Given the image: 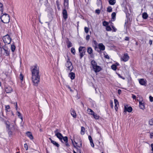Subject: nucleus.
<instances>
[{
	"mask_svg": "<svg viewBox=\"0 0 153 153\" xmlns=\"http://www.w3.org/2000/svg\"><path fill=\"white\" fill-rule=\"evenodd\" d=\"M118 76H119V77L122 78L123 79H125V78L124 77H123L120 74H119Z\"/></svg>",
	"mask_w": 153,
	"mask_h": 153,
	"instance_id": "bf43d9fd",
	"label": "nucleus"
},
{
	"mask_svg": "<svg viewBox=\"0 0 153 153\" xmlns=\"http://www.w3.org/2000/svg\"><path fill=\"white\" fill-rule=\"evenodd\" d=\"M3 40L4 42L6 44H9L11 41V38L10 36L7 35L4 36Z\"/></svg>",
	"mask_w": 153,
	"mask_h": 153,
	"instance_id": "6e6552de",
	"label": "nucleus"
},
{
	"mask_svg": "<svg viewBox=\"0 0 153 153\" xmlns=\"http://www.w3.org/2000/svg\"><path fill=\"white\" fill-rule=\"evenodd\" d=\"M72 143L74 145V147L76 149L77 152V153H81V150L80 149V148L82 146V141L80 140L79 142V145H77V143L76 142L74 141L75 144L76 145V146L78 147H77L75 145H74L73 142L72 140Z\"/></svg>",
	"mask_w": 153,
	"mask_h": 153,
	"instance_id": "423d86ee",
	"label": "nucleus"
},
{
	"mask_svg": "<svg viewBox=\"0 0 153 153\" xmlns=\"http://www.w3.org/2000/svg\"><path fill=\"white\" fill-rule=\"evenodd\" d=\"M105 58L107 59H109V57L108 55H105Z\"/></svg>",
	"mask_w": 153,
	"mask_h": 153,
	"instance_id": "13d9d810",
	"label": "nucleus"
},
{
	"mask_svg": "<svg viewBox=\"0 0 153 153\" xmlns=\"http://www.w3.org/2000/svg\"><path fill=\"white\" fill-rule=\"evenodd\" d=\"M2 48L4 51L5 53L4 54L6 56H8L9 55L10 53L9 51L8 50V49L5 46L3 47Z\"/></svg>",
	"mask_w": 153,
	"mask_h": 153,
	"instance_id": "9d476101",
	"label": "nucleus"
},
{
	"mask_svg": "<svg viewBox=\"0 0 153 153\" xmlns=\"http://www.w3.org/2000/svg\"><path fill=\"white\" fill-rule=\"evenodd\" d=\"M87 51L89 54H91L92 53L93 50L91 47H88L87 49Z\"/></svg>",
	"mask_w": 153,
	"mask_h": 153,
	"instance_id": "412c9836",
	"label": "nucleus"
},
{
	"mask_svg": "<svg viewBox=\"0 0 153 153\" xmlns=\"http://www.w3.org/2000/svg\"><path fill=\"white\" fill-rule=\"evenodd\" d=\"M5 91L7 93H10L13 91V89L10 86H7L5 88Z\"/></svg>",
	"mask_w": 153,
	"mask_h": 153,
	"instance_id": "9b49d317",
	"label": "nucleus"
},
{
	"mask_svg": "<svg viewBox=\"0 0 153 153\" xmlns=\"http://www.w3.org/2000/svg\"><path fill=\"white\" fill-rule=\"evenodd\" d=\"M149 44L150 45H151L152 44V40H150L149 41Z\"/></svg>",
	"mask_w": 153,
	"mask_h": 153,
	"instance_id": "0e129e2a",
	"label": "nucleus"
},
{
	"mask_svg": "<svg viewBox=\"0 0 153 153\" xmlns=\"http://www.w3.org/2000/svg\"><path fill=\"white\" fill-rule=\"evenodd\" d=\"M67 46L69 48L71 46H72V43L69 41H68L67 42Z\"/></svg>",
	"mask_w": 153,
	"mask_h": 153,
	"instance_id": "7c9ffc66",
	"label": "nucleus"
},
{
	"mask_svg": "<svg viewBox=\"0 0 153 153\" xmlns=\"http://www.w3.org/2000/svg\"><path fill=\"white\" fill-rule=\"evenodd\" d=\"M71 51L73 54H75V50L74 48H72L71 49Z\"/></svg>",
	"mask_w": 153,
	"mask_h": 153,
	"instance_id": "e433bc0d",
	"label": "nucleus"
},
{
	"mask_svg": "<svg viewBox=\"0 0 153 153\" xmlns=\"http://www.w3.org/2000/svg\"><path fill=\"white\" fill-rule=\"evenodd\" d=\"M68 76L71 78V79H73L75 77V74L73 72H71L69 73Z\"/></svg>",
	"mask_w": 153,
	"mask_h": 153,
	"instance_id": "f3484780",
	"label": "nucleus"
},
{
	"mask_svg": "<svg viewBox=\"0 0 153 153\" xmlns=\"http://www.w3.org/2000/svg\"><path fill=\"white\" fill-rule=\"evenodd\" d=\"M1 21L4 23H8L10 21L9 16L7 14L4 13L1 16Z\"/></svg>",
	"mask_w": 153,
	"mask_h": 153,
	"instance_id": "20e7f679",
	"label": "nucleus"
},
{
	"mask_svg": "<svg viewBox=\"0 0 153 153\" xmlns=\"http://www.w3.org/2000/svg\"><path fill=\"white\" fill-rule=\"evenodd\" d=\"M88 139H89L90 142H91V141H93L92 138L91 136H88Z\"/></svg>",
	"mask_w": 153,
	"mask_h": 153,
	"instance_id": "3c124183",
	"label": "nucleus"
},
{
	"mask_svg": "<svg viewBox=\"0 0 153 153\" xmlns=\"http://www.w3.org/2000/svg\"><path fill=\"white\" fill-rule=\"evenodd\" d=\"M142 17L144 19H146L148 17V15L146 13H144L143 14Z\"/></svg>",
	"mask_w": 153,
	"mask_h": 153,
	"instance_id": "a878e982",
	"label": "nucleus"
},
{
	"mask_svg": "<svg viewBox=\"0 0 153 153\" xmlns=\"http://www.w3.org/2000/svg\"><path fill=\"white\" fill-rule=\"evenodd\" d=\"M71 114L74 118H76V114L75 111L74 110L71 112Z\"/></svg>",
	"mask_w": 153,
	"mask_h": 153,
	"instance_id": "aec40b11",
	"label": "nucleus"
},
{
	"mask_svg": "<svg viewBox=\"0 0 153 153\" xmlns=\"http://www.w3.org/2000/svg\"><path fill=\"white\" fill-rule=\"evenodd\" d=\"M79 51L80 53V59H81L85 55L86 48L84 47L80 46L79 48Z\"/></svg>",
	"mask_w": 153,
	"mask_h": 153,
	"instance_id": "0eeeda50",
	"label": "nucleus"
},
{
	"mask_svg": "<svg viewBox=\"0 0 153 153\" xmlns=\"http://www.w3.org/2000/svg\"><path fill=\"white\" fill-rule=\"evenodd\" d=\"M153 137V133H151L150 134V138H152Z\"/></svg>",
	"mask_w": 153,
	"mask_h": 153,
	"instance_id": "5fc2aeb1",
	"label": "nucleus"
},
{
	"mask_svg": "<svg viewBox=\"0 0 153 153\" xmlns=\"http://www.w3.org/2000/svg\"><path fill=\"white\" fill-rule=\"evenodd\" d=\"M116 13L115 12H113L111 14L112 19H114L115 18Z\"/></svg>",
	"mask_w": 153,
	"mask_h": 153,
	"instance_id": "c756f323",
	"label": "nucleus"
},
{
	"mask_svg": "<svg viewBox=\"0 0 153 153\" xmlns=\"http://www.w3.org/2000/svg\"><path fill=\"white\" fill-rule=\"evenodd\" d=\"M100 12V10L99 9L96 10H95V13L97 14H99Z\"/></svg>",
	"mask_w": 153,
	"mask_h": 153,
	"instance_id": "37998d69",
	"label": "nucleus"
},
{
	"mask_svg": "<svg viewBox=\"0 0 153 153\" xmlns=\"http://www.w3.org/2000/svg\"><path fill=\"white\" fill-rule=\"evenodd\" d=\"M62 139L65 142H68V139L67 137H63Z\"/></svg>",
	"mask_w": 153,
	"mask_h": 153,
	"instance_id": "4c0bfd02",
	"label": "nucleus"
},
{
	"mask_svg": "<svg viewBox=\"0 0 153 153\" xmlns=\"http://www.w3.org/2000/svg\"><path fill=\"white\" fill-rule=\"evenodd\" d=\"M0 11L3 12V5L2 3H0ZM1 14H3V13H2Z\"/></svg>",
	"mask_w": 153,
	"mask_h": 153,
	"instance_id": "cd10ccee",
	"label": "nucleus"
},
{
	"mask_svg": "<svg viewBox=\"0 0 153 153\" xmlns=\"http://www.w3.org/2000/svg\"><path fill=\"white\" fill-rule=\"evenodd\" d=\"M139 106L140 108L142 109H144L145 108V106L144 104L142 103L141 102H139Z\"/></svg>",
	"mask_w": 153,
	"mask_h": 153,
	"instance_id": "5701e85b",
	"label": "nucleus"
},
{
	"mask_svg": "<svg viewBox=\"0 0 153 153\" xmlns=\"http://www.w3.org/2000/svg\"><path fill=\"white\" fill-rule=\"evenodd\" d=\"M56 4L57 6V8L59 10H60V7L59 6V4L58 1L57 0L56 2Z\"/></svg>",
	"mask_w": 153,
	"mask_h": 153,
	"instance_id": "2f4dec72",
	"label": "nucleus"
},
{
	"mask_svg": "<svg viewBox=\"0 0 153 153\" xmlns=\"http://www.w3.org/2000/svg\"><path fill=\"white\" fill-rule=\"evenodd\" d=\"M68 142H65V145H66L67 146H69V144L68 143Z\"/></svg>",
	"mask_w": 153,
	"mask_h": 153,
	"instance_id": "338daca9",
	"label": "nucleus"
},
{
	"mask_svg": "<svg viewBox=\"0 0 153 153\" xmlns=\"http://www.w3.org/2000/svg\"><path fill=\"white\" fill-rule=\"evenodd\" d=\"M108 25V23L107 22L104 21L103 22V25L104 26H106Z\"/></svg>",
	"mask_w": 153,
	"mask_h": 153,
	"instance_id": "79ce46f5",
	"label": "nucleus"
},
{
	"mask_svg": "<svg viewBox=\"0 0 153 153\" xmlns=\"http://www.w3.org/2000/svg\"><path fill=\"white\" fill-rule=\"evenodd\" d=\"M89 30V29L88 27H85L84 28V30H85V32L87 33L88 32Z\"/></svg>",
	"mask_w": 153,
	"mask_h": 153,
	"instance_id": "ea45409f",
	"label": "nucleus"
},
{
	"mask_svg": "<svg viewBox=\"0 0 153 153\" xmlns=\"http://www.w3.org/2000/svg\"><path fill=\"white\" fill-rule=\"evenodd\" d=\"M110 105L111 107V108H113V102L112 101H111V102H110Z\"/></svg>",
	"mask_w": 153,
	"mask_h": 153,
	"instance_id": "603ef678",
	"label": "nucleus"
},
{
	"mask_svg": "<svg viewBox=\"0 0 153 153\" xmlns=\"http://www.w3.org/2000/svg\"><path fill=\"white\" fill-rule=\"evenodd\" d=\"M121 59L124 61L126 62L128 60L129 57L127 53H125L124 54V56L122 57Z\"/></svg>",
	"mask_w": 153,
	"mask_h": 153,
	"instance_id": "1a4fd4ad",
	"label": "nucleus"
},
{
	"mask_svg": "<svg viewBox=\"0 0 153 153\" xmlns=\"http://www.w3.org/2000/svg\"><path fill=\"white\" fill-rule=\"evenodd\" d=\"M52 143L53 145H55L57 147H59V144L54 140L53 141Z\"/></svg>",
	"mask_w": 153,
	"mask_h": 153,
	"instance_id": "473e14b6",
	"label": "nucleus"
},
{
	"mask_svg": "<svg viewBox=\"0 0 153 153\" xmlns=\"http://www.w3.org/2000/svg\"><path fill=\"white\" fill-rule=\"evenodd\" d=\"M17 115H18V116L19 117H21V119H22V117H21V114H20V113L19 112H18V111L17 112Z\"/></svg>",
	"mask_w": 153,
	"mask_h": 153,
	"instance_id": "09e8293b",
	"label": "nucleus"
},
{
	"mask_svg": "<svg viewBox=\"0 0 153 153\" xmlns=\"http://www.w3.org/2000/svg\"><path fill=\"white\" fill-rule=\"evenodd\" d=\"M24 146L25 148V149L26 150H28V146L27 144L26 143L24 145Z\"/></svg>",
	"mask_w": 153,
	"mask_h": 153,
	"instance_id": "c03bdc74",
	"label": "nucleus"
},
{
	"mask_svg": "<svg viewBox=\"0 0 153 153\" xmlns=\"http://www.w3.org/2000/svg\"><path fill=\"white\" fill-rule=\"evenodd\" d=\"M59 130L58 129H56V130L54 131L55 134H58V133H59Z\"/></svg>",
	"mask_w": 153,
	"mask_h": 153,
	"instance_id": "de8ad7c7",
	"label": "nucleus"
},
{
	"mask_svg": "<svg viewBox=\"0 0 153 153\" xmlns=\"http://www.w3.org/2000/svg\"><path fill=\"white\" fill-rule=\"evenodd\" d=\"M151 146L152 148V150L153 152V143H152L151 145Z\"/></svg>",
	"mask_w": 153,
	"mask_h": 153,
	"instance_id": "e2e57ef3",
	"label": "nucleus"
},
{
	"mask_svg": "<svg viewBox=\"0 0 153 153\" xmlns=\"http://www.w3.org/2000/svg\"><path fill=\"white\" fill-rule=\"evenodd\" d=\"M64 9L63 10L62 14L63 17L65 19H66L68 18V14L66 9L68 8V0H64Z\"/></svg>",
	"mask_w": 153,
	"mask_h": 153,
	"instance_id": "f03ea898",
	"label": "nucleus"
},
{
	"mask_svg": "<svg viewBox=\"0 0 153 153\" xmlns=\"http://www.w3.org/2000/svg\"><path fill=\"white\" fill-rule=\"evenodd\" d=\"M87 111L88 114H89L92 115L94 113V111L90 108H88Z\"/></svg>",
	"mask_w": 153,
	"mask_h": 153,
	"instance_id": "4be33fe9",
	"label": "nucleus"
},
{
	"mask_svg": "<svg viewBox=\"0 0 153 153\" xmlns=\"http://www.w3.org/2000/svg\"><path fill=\"white\" fill-rule=\"evenodd\" d=\"M106 30L108 31H110L111 30V29L110 26H108L106 27Z\"/></svg>",
	"mask_w": 153,
	"mask_h": 153,
	"instance_id": "58836bf2",
	"label": "nucleus"
},
{
	"mask_svg": "<svg viewBox=\"0 0 153 153\" xmlns=\"http://www.w3.org/2000/svg\"><path fill=\"white\" fill-rule=\"evenodd\" d=\"M31 71L32 81L34 85L37 86L40 80L39 67L37 65L32 66L31 68Z\"/></svg>",
	"mask_w": 153,
	"mask_h": 153,
	"instance_id": "f257e3e1",
	"label": "nucleus"
},
{
	"mask_svg": "<svg viewBox=\"0 0 153 153\" xmlns=\"http://www.w3.org/2000/svg\"><path fill=\"white\" fill-rule=\"evenodd\" d=\"M139 81L140 84L142 85H145L146 82V81L143 79H140Z\"/></svg>",
	"mask_w": 153,
	"mask_h": 153,
	"instance_id": "4468645a",
	"label": "nucleus"
},
{
	"mask_svg": "<svg viewBox=\"0 0 153 153\" xmlns=\"http://www.w3.org/2000/svg\"><path fill=\"white\" fill-rule=\"evenodd\" d=\"M49 139L51 140V143H52L53 141V140L51 138H49Z\"/></svg>",
	"mask_w": 153,
	"mask_h": 153,
	"instance_id": "774afa93",
	"label": "nucleus"
},
{
	"mask_svg": "<svg viewBox=\"0 0 153 153\" xmlns=\"http://www.w3.org/2000/svg\"><path fill=\"white\" fill-rule=\"evenodd\" d=\"M125 111L126 110L129 112H131L132 110V108L131 107L125 106L124 107Z\"/></svg>",
	"mask_w": 153,
	"mask_h": 153,
	"instance_id": "2eb2a0df",
	"label": "nucleus"
},
{
	"mask_svg": "<svg viewBox=\"0 0 153 153\" xmlns=\"http://www.w3.org/2000/svg\"><path fill=\"white\" fill-rule=\"evenodd\" d=\"M112 8L111 7L108 6L107 8V11L110 13L112 11Z\"/></svg>",
	"mask_w": 153,
	"mask_h": 153,
	"instance_id": "c85d7f7f",
	"label": "nucleus"
},
{
	"mask_svg": "<svg viewBox=\"0 0 153 153\" xmlns=\"http://www.w3.org/2000/svg\"><path fill=\"white\" fill-rule=\"evenodd\" d=\"M90 39V36L89 35H87L86 37V39L87 40H88Z\"/></svg>",
	"mask_w": 153,
	"mask_h": 153,
	"instance_id": "8fccbe9b",
	"label": "nucleus"
},
{
	"mask_svg": "<svg viewBox=\"0 0 153 153\" xmlns=\"http://www.w3.org/2000/svg\"><path fill=\"white\" fill-rule=\"evenodd\" d=\"M111 68L114 70H116L117 69V66L115 65H113L111 66Z\"/></svg>",
	"mask_w": 153,
	"mask_h": 153,
	"instance_id": "72a5a7b5",
	"label": "nucleus"
},
{
	"mask_svg": "<svg viewBox=\"0 0 153 153\" xmlns=\"http://www.w3.org/2000/svg\"><path fill=\"white\" fill-rule=\"evenodd\" d=\"M15 46L14 45H11V51L12 52H14L15 50Z\"/></svg>",
	"mask_w": 153,
	"mask_h": 153,
	"instance_id": "f704fd0d",
	"label": "nucleus"
},
{
	"mask_svg": "<svg viewBox=\"0 0 153 153\" xmlns=\"http://www.w3.org/2000/svg\"><path fill=\"white\" fill-rule=\"evenodd\" d=\"M85 128L84 127L82 126L81 127L80 133L82 135H83L85 134Z\"/></svg>",
	"mask_w": 153,
	"mask_h": 153,
	"instance_id": "393cba45",
	"label": "nucleus"
},
{
	"mask_svg": "<svg viewBox=\"0 0 153 153\" xmlns=\"http://www.w3.org/2000/svg\"><path fill=\"white\" fill-rule=\"evenodd\" d=\"M39 2L41 4H44L45 5H47L48 4V0H40Z\"/></svg>",
	"mask_w": 153,
	"mask_h": 153,
	"instance_id": "6ab92c4d",
	"label": "nucleus"
},
{
	"mask_svg": "<svg viewBox=\"0 0 153 153\" xmlns=\"http://www.w3.org/2000/svg\"><path fill=\"white\" fill-rule=\"evenodd\" d=\"M129 40V38L127 36L125 37V40L126 41H128Z\"/></svg>",
	"mask_w": 153,
	"mask_h": 153,
	"instance_id": "052dcab7",
	"label": "nucleus"
},
{
	"mask_svg": "<svg viewBox=\"0 0 153 153\" xmlns=\"http://www.w3.org/2000/svg\"><path fill=\"white\" fill-rule=\"evenodd\" d=\"M67 87L70 90V91H72V90L71 89V87L69 86H67Z\"/></svg>",
	"mask_w": 153,
	"mask_h": 153,
	"instance_id": "680f3d73",
	"label": "nucleus"
},
{
	"mask_svg": "<svg viewBox=\"0 0 153 153\" xmlns=\"http://www.w3.org/2000/svg\"><path fill=\"white\" fill-rule=\"evenodd\" d=\"M149 124L151 126H153V118L149 120Z\"/></svg>",
	"mask_w": 153,
	"mask_h": 153,
	"instance_id": "c9c22d12",
	"label": "nucleus"
},
{
	"mask_svg": "<svg viewBox=\"0 0 153 153\" xmlns=\"http://www.w3.org/2000/svg\"><path fill=\"white\" fill-rule=\"evenodd\" d=\"M109 4L111 5H114L116 3L115 0H109Z\"/></svg>",
	"mask_w": 153,
	"mask_h": 153,
	"instance_id": "b1692460",
	"label": "nucleus"
},
{
	"mask_svg": "<svg viewBox=\"0 0 153 153\" xmlns=\"http://www.w3.org/2000/svg\"><path fill=\"white\" fill-rule=\"evenodd\" d=\"M121 92V90L119 89L118 90V93L119 94H120Z\"/></svg>",
	"mask_w": 153,
	"mask_h": 153,
	"instance_id": "69168bd1",
	"label": "nucleus"
},
{
	"mask_svg": "<svg viewBox=\"0 0 153 153\" xmlns=\"http://www.w3.org/2000/svg\"><path fill=\"white\" fill-rule=\"evenodd\" d=\"M55 135L56 136V137L59 139L62 142V138L63 137V136L62 134L60 133H58V134H55Z\"/></svg>",
	"mask_w": 153,
	"mask_h": 153,
	"instance_id": "ddd939ff",
	"label": "nucleus"
},
{
	"mask_svg": "<svg viewBox=\"0 0 153 153\" xmlns=\"http://www.w3.org/2000/svg\"><path fill=\"white\" fill-rule=\"evenodd\" d=\"M114 102L115 103V110L117 111L118 109V106H119V102L118 100L116 99H114Z\"/></svg>",
	"mask_w": 153,
	"mask_h": 153,
	"instance_id": "f8f14e48",
	"label": "nucleus"
},
{
	"mask_svg": "<svg viewBox=\"0 0 153 153\" xmlns=\"http://www.w3.org/2000/svg\"><path fill=\"white\" fill-rule=\"evenodd\" d=\"M90 143H91V146L92 147H94V143L93 142V141H91V142H90Z\"/></svg>",
	"mask_w": 153,
	"mask_h": 153,
	"instance_id": "a18cd8bd",
	"label": "nucleus"
},
{
	"mask_svg": "<svg viewBox=\"0 0 153 153\" xmlns=\"http://www.w3.org/2000/svg\"><path fill=\"white\" fill-rule=\"evenodd\" d=\"M27 135L31 139L33 140V136L31 133L30 132L28 131L26 133Z\"/></svg>",
	"mask_w": 153,
	"mask_h": 153,
	"instance_id": "a211bd4d",
	"label": "nucleus"
},
{
	"mask_svg": "<svg viewBox=\"0 0 153 153\" xmlns=\"http://www.w3.org/2000/svg\"><path fill=\"white\" fill-rule=\"evenodd\" d=\"M132 98L133 99H135L136 97V96L135 95H134V94H132Z\"/></svg>",
	"mask_w": 153,
	"mask_h": 153,
	"instance_id": "4d7b16f0",
	"label": "nucleus"
},
{
	"mask_svg": "<svg viewBox=\"0 0 153 153\" xmlns=\"http://www.w3.org/2000/svg\"><path fill=\"white\" fill-rule=\"evenodd\" d=\"M149 98L150 99V101L152 102L153 101V97H152L151 96H150L149 97Z\"/></svg>",
	"mask_w": 153,
	"mask_h": 153,
	"instance_id": "49530a36",
	"label": "nucleus"
},
{
	"mask_svg": "<svg viewBox=\"0 0 153 153\" xmlns=\"http://www.w3.org/2000/svg\"><path fill=\"white\" fill-rule=\"evenodd\" d=\"M19 79L21 81H23V76L21 73L19 75Z\"/></svg>",
	"mask_w": 153,
	"mask_h": 153,
	"instance_id": "a19ab883",
	"label": "nucleus"
},
{
	"mask_svg": "<svg viewBox=\"0 0 153 153\" xmlns=\"http://www.w3.org/2000/svg\"><path fill=\"white\" fill-rule=\"evenodd\" d=\"M112 28L113 29V30H114V32H115L116 31V30H117V29L115 28V27H114V26H112Z\"/></svg>",
	"mask_w": 153,
	"mask_h": 153,
	"instance_id": "6e6d98bb",
	"label": "nucleus"
},
{
	"mask_svg": "<svg viewBox=\"0 0 153 153\" xmlns=\"http://www.w3.org/2000/svg\"><path fill=\"white\" fill-rule=\"evenodd\" d=\"M6 110H7L10 108V107L9 105H7L5 106Z\"/></svg>",
	"mask_w": 153,
	"mask_h": 153,
	"instance_id": "864d4df0",
	"label": "nucleus"
},
{
	"mask_svg": "<svg viewBox=\"0 0 153 153\" xmlns=\"http://www.w3.org/2000/svg\"><path fill=\"white\" fill-rule=\"evenodd\" d=\"M91 64L92 66V68L95 72H99L101 70V67L100 66L97 65V63L94 60H92Z\"/></svg>",
	"mask_w": 153,
	"mask_h": 153,
	"instance_id": "7ed1b4c3",
	"label": "nucleus"
},
{
	"mask_svg": "<svg viewBox=\"0 0 153 153\" xmlns=\"http://www.w3.org/2000/svg\"><path fill=\"white\" fill-rule=\"evenodd\" d=\"M67 60L65 64V66L67 67V70H69L70 71H71L73 69V66H72L71 62L70 61V59L69 57L68 56L67 57Z\"/></svg>",
	"mask_w": 153,
	"mask_h": 153,
	"instance_id": "39448f33",
	"label": "nucleus"
},
{
	"mask_svg": "<svg viewBox=\"0 0 153 153\" xmlns=\"http://www.w3.org/2000/svg\"><path fill=\"white\" fill-rule=\"evenodd\" d=\"M93 115L94 118L96 119H99V116L97 115V114H95L94 113L93 114H92Z\"/></svg>",
	"mask_w": 153,
	"mask_h": 153,
	"instance_id": "bb28decb",
	"label": "nucleus"
},
{
	"mask_svg": "<svg viewBox=\"0 0 153 153\" xmlns=\"http://www.w3.org/2000/svg\"><path fill=\"white\" fill-rule=\"evenodd\" d=\"M98 47L101 51H104L105 49V46L102 43H100L98 45Z\"/></svg>",
	"mask_w": 153,
	"mask_h": 153,
	"instance_id": "dca6fc26",
	"label": "nucleus"
}]
</instances>
